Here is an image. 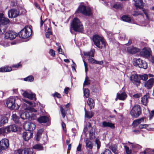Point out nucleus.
<instances>
[{"label":"nucleus","mask_w":154,"mask_h":154,"mask_svg":"<svg viewBox=\"0 0 154 154\" xmlns=\"http://www.w3.org/2000/svg\"><path fill=\"white\" fill-rule=\"evenodd\" d=\"M90 84V81L88 80L87 78V77H86L85 79V81H84L83 84L84 86H85V85H89Z\"/></svg>","instance_id":"8fccbe9b"},{"label":"nucleus","mask_w":154,"mask_h":154,"mask_svg":"<svg viewBox=\"0 0 154 154\" xmlns=\"http://www.w3.org/2000/svg\"><path fill=\"white\" fill-rule=\"evenodd\" d=\"M141 113V109L140 106L135 105L132 108L130 114L133 117L137 118L140 116Z\"/></svg>","instance_id":"0eeeda50"},{"label":"nucleus","mask_w":154,"mask_h":154,"mask_svg":"<svg viewBox=\"0 0 154 154\" xmlns=\"http://www.w3.org/2000/svg\"><path fill=\"white\" fill-rule=\"evenodd\" d=\"M53 96L54 97H57L58 98H60L61 97V95L57 92L53 94Z\"/></svg>","instance_id":"4d7b16f0"},{"label":"nucleus","mask_w":154,"mask_h":154,"mask_svg":"<svg viewBox=\"0 0 154 154\" xmlns=\"http://www.w3.org/2000/svg\"><path fill=\"white\" fill-rule=\"evenodd\" d=\"M21 91H22L23 92V93L22 94V95L24 97L27 98L29 93H28L26 91H24L23 90H22Z\"/></svg>","instance_id":"3c124183"},{"label":"nucleus","mask_w":154,"mask_h":154,"mask_svg":"<svg viewBox=\"0 0 154 154\" xmlns=\"http://www.w3.org/2000/svg\"><path fill=\"white\" fill-rule=\"evenodd\" d=\"M149 97V96L148 94H146L142 97L141 102L142 103L146 105L148 102V99Z\"/></svg>","instance_id":"5701e85b"},{"label":"nucleus","mask_w":154,"mask_h":154,"mask_svg":"<svg viewBox=\"0 0 154 154\" xmlns=\"http://www.w3.org/2000/svg\"><path fill=\"white\" fill-rule=\"evenodd\" d=\"M127 51L130 54H134L140 51V49L133 46L129 47L127 48Z\"/></svg>","instance_id":"aec40b11"},{"label":"nucleus","mask_w":154,"mask_h":154,"mask_svg":"<svg viewBox=\"0 0 154 154\" xmlns=\"http://www.w3.org/2000/svg\"><path fill=\"white\" fill-rule=\"evenodd\" d=\"M83 92L84 96L86 98H88L90 94L88 89L86 88L84 89Z\"/></svg>","instance_id":"ea45409f"},{"label":"nucleus","mask_w":154,"mask_h":154,"mask_svg":"<svg viewBox=\"0 0 154 154\" xmlns=\"http://www.w3.org/2000/svg\"><path fill=\"white\" fill-rule=\"evenodd\" d=\"M124 147L127 154H130L131 153V150L129 149L128 147L125 145L124 146Z\"/></svg>","instance_id":"09e8293b"},{"label":"nucleus","mask_w":154,"mask_h":154,"mask_svg":"<svg viewBox=\"0 0 154 154\" xmlns=\"http://www.w3.org/2000/svg\"><path fill=\"white\" fill-rule=\"evenodd\" d=\"M22 110L24 112L21 113L20 115L21 119L23 120L29 118L30 117L29 112H35L37 110L29 106H28L27 105L24 103L22 106Z\"/></svg>","instance_id":"f03ea898"},{"label":"nucleus","mask_w":154,"mask_h":154,"mask_svg":"<svg viewBox=\"0 0 154 154\" xmlns=\"http://www.w3.org/2000/svg\"><path fill=\"white\" fill-rule=\"evenodd\" d=\"M142 13L139 11H135L133 14L134 16H137L139 15H141Z\"/></svg>","instance_id":"6e6d98bb"},{"label":"nucleus","mask_w":154,"mask_h":154,"mask_svg":"<svg viewBox=\"0 0 154 154\" xmlns=\"http://www.w3.org/2000/svg\"><path fill=\"white\" fill-rule=\"evenodd\" d=\"M154 116V110H153L150 113V115L149 116V118L150 119H151L152 118V117Z\"/></svg>","instance_id":"052dcab7"},{"label":"nucleus","mask_w":154,"mask_h":154,"mask_svg":"<svg viewBox=\"0 0 154 154\" xmlns=\"http://www.w3.org/2000/svg\"><path fill=\"white\" fill-rule=\"evenodd\" d=\"M32 30L30 26L25 27L19 33V36L23 38H27L32 34Z\"/></svg>","instance_id":"423d86ee"},{"label":"nucleus","mask_w":154,"mask_h":154,"mask_svg":"<svg viewBox=\"0 0 154 154\" xmlns=\"http://www.w3.org/2000/svg\"><path fill=\"white\" fill-rule=\"evenodd\" d=\"M86 146L90 149H92L93 147V144L92 142L88 140H86Z\"/></svg>","instance_id":"473e14b6"},{"label":"nucleus","mask_w":154,"mask_h":154,"mask_svg":"<svg viewBox=\"0 0 154 154\" xmlns=\"http://www.w3.org/2000/svg\"><path fill=\"white\" fill-rule=\"evenodd\" d=\"M87 102L88 106H89L90 109H91L94 108L95 103L93 99L89 98Z\"/></svg>","instance_id":"cd10ccee"},{"label":"nucleus","mask_w":154,"mask_h":154,"mask_svg":"<svg viewBox=\"0 0 154 154\" xmlns=\"http://www.w3.org/2000/svg\"><path fill=\"white\" fill-rule=\"evenodd\" d=\"M11 70V68L8 66H5L0 68V72H8Z\"/></svg>","instance_id":"7c9ffc66"},{"label":"nucleus","mask_w":154,"mask_h":154,"mask_svg":"<svg viewBox=\"0 0 154 154\" xmlns=\"http://www.w3.org/2000/svg\"><path fill=\"white\" fill-rule=\"evenodd\" d=\"M154 84V78H151L145 82L144 86L147 89H149L153 87Z\"/></svg>","instance_id":"a211bd4d"},{"label":"nucleus","mask_w":154,"mask_h":154,"mask_svg":"<svg viewBox=\"0 0 154 154\" xmlns=\"http://www.w3.org/2000/svg\"><path fill=\"white\" fill-rule=\"evenodd\" d=\"M122 19L123 21L128 22H130L131 20V17L127 15L123 16Z\"/></svg>","instance_id":"c9c22d12"},{"label":"nucleus","mask_w":154,"mask_h":154,"mask_svg":"<svg viewBox=\"0 0 154 154\" xmlns=\"http://www.w3.org/2000/svg\"><path fill=\"white\" fill-rule=\"evenodd\" d=\"M117 96H118V99L120 100H124L127 97V95L125 92L122 93H117Z\"/></svg>","instance_id":"a878e982"},{"label":"nucleus","mask_w":154,"mask_h":154,"mask_svg":"<svg viewBox=\"0 0 154 154\" xmlns=\"http://www.w3.org/2000/svg\"><path fill=\"white\" fill-rule=\"evenodd\" d=\"M33 133L30 131L24 132L23 134V137L25 141H28L32 137Z\"/></svg>","instance_id":"6ab92c4d"},{"label":"nucleus","mask_w":154,"mask_h":154,"mask_svg":"<svg viewBox=\"0 0 154 154\" xmlns=\"http://www.w3.org/2000/svg\"><path fill=\"white\" fill-rule=\"evenodd\" d=\"M23 127L26 130L31 132L35 129V126L34 123L28 122L26 123L23 125Z\"/></svg>","instance_id":"4468645a"},{"label":"nucleus","mask_w":154,"mask_h":154,"mask_svg":"<svg viewBox=\"0 0 154 154\" xmlns=\"http://www.w3.org/2000/svg\"><path fill=\"white\" fill-rule=\"evenodd\" d=\"M85 116L88 118H91L93 116V113L92 112H88L86 110L85 108Z\"/></svg>","instance_id":"72a5a7b5"},{"label":"nucleus","mask_w":154,"mask_h":154,"mask_svg":"<svg viewBox=\"0 0 154 154\" xmlns=\"http://www.w3.org/2000/svg\"><path fill=\"white\" fill-rule=\"evenodd\" d=\"M44 131V129H41L39 130L37 132V134L36 140H39V139L41 136L42 132Z\"/></svg>","instance_id":"4c0bfd02"},{"label":"nucleus","mask_w":154,"mask_h":154,"mask_svg":"<svg viewBox=\"0 0 154 154\" xmlns=\"http://www.w3.org/2000/svg\"><path fill=\"white\" fill-rule=\"evenodd\" d=\"M144 118H142L134 120L133 123V125L134 127L137 126L139 124L143 122L144 121Z\"/></svg>","instance_id":"bb28decb"},{"label":"nucleus","mask_w":154,"mask_h":154,"mask_svg":"<svg viewBox=\"0 0 154 154\" xmlns=\"http://www.w3.org/2000/svg\"><path fill=\"white\" fill-rule=\"evenodd\" d=\"M95 50L92 49L90 51L85 52L84 54L85 56H89V57H94V55Z\"/></svg>","instance_id":"c85d7f7f"},{"label":"nucleus","mask_w":154,"mask_h":154,"mask_svg":"<svg viewBox=\"0 0 154 154\" xmlns=\"http://www.w3.org/2000/svg\"><path fill=\"white\" fill-rule=\"evenodd\" d=\"M83 62H84V65H85V72L86 73L87 72L88 70L87 65V63H86V62L84 60H83Z\"/></svg>","instance_id":"69168bd1"},{"label":"nucleus","mask_w":154,"mask_h":154,"mask_svg":"<svg viewBox=\"0 0 154 154\" xmlns=\"http://www.w3.org/2000/svg\"><path fill=\"white\" fill-rule=\"evenodd\" d=\"M128 143L131 144V146L132 148H134L136 149H139L141 148V146L135 143H130L129 141Z\"/></svg>","instance_id":"58836bf2"},{"label":"nucleus","mask_w":154,"mask_h":154,"mask_svg":"<svg viewBox=\"0 0 154 154\" xmlns=\"http://www.w3.org/2000/svg\"><path fill=\"white\" fill-rule=\"evenodd\" d=\"M142 11L146 16V20H150L149 16L150 14L149 11L148 10H143Z\"/></svg>","instance_id":"f704fd0d"},{"label":"nucleus","mask_w":154,"mask_h":154,"mask_svg":"<svg viewBox=\"0 0 154 154\" xmlns=\"http://www.w3.org/2000/svg\"><path fill=\"white\" fill-rule=\"evenodd\" d=\"M52 32L51 30L49 28H48L47 30V32L45 33V36L47 38H50V35H52Z\"/></svg>","instance_id":"79ce46f5"},{"label":"nucleus","mask_w":154,"mask_h":154,"mask_svg":"<svg viewBox=\"0 0 154 154\" xmlns=\"http://www.w3.org/2000/svg\"><path fill=\"white\" fill-rule=\"evenodd\" d=\"M149 125L147 124L140 125L139 126V128L141 129L145 128L147 129L148 130H150L147 128V127H148Z\"/></svg>","instance_id":"de8ad7c7"},{"label":"nucleus","mask_w":154,"mask_h":154,"mask_svg":"<svg viewBox=\"0 0 154 154\" xmlns=\"http://www.w3.org/2000/svg\"><path fill=\"white\" fill-rule=\"evenodd\" d=\"M90 138L91 139H93L95 138V133L93 132H90L89 133Z\"/></svg>","instance_id":"864d4df0"},{"label":"nucleus","mask_w":154,"mask_h":154,"mask_svg":"<svg viewBox=\"0 0 154 154\" xmlns=\"http://www.w3.org/2000/svg\"><path fill=\"white\" fill-rule=\"evenodd\" d=\"M9 22V20L7 18L2 16L0 19V34H3L2 32V26L4 25H6Z\"/></svg>","instance_id":"2eb2a0df"},{"label":"nucleus","mask_w":154,"mask_h":154,"mask_svg":"<svg viewBox=\"0 0 154 154\" xmlns=\"http://www.w3.org/2000/svg\"><path fill=\"white\" fill-rule=\"evenodd\" d=\"M135 2V5L137 9H141L143 6L142 0H133Z\"/></svg>","instance_id":"4be33fe9"},{"label":"nucleus","mask_w":154,"mask_h":154,"mask_svg":"<svg viewBox=\"0 0 154 154\" xmlns=\"http://www.w3.org/2000/svg\"><path fill=\"white\" fill-rule=\"evenodd\" d=\"M102 127L103 128L109 127L111 128H114L115 125L114 124L109 122L104 121L102 123Z\"/></svg>","instance_id":"412c9836"},{"label":"nucleus","mask_w":154,"mask_h":154,"mask_svg":"<svg viewBox=\"0 0 154 154\" xmlns=\"http://www.w3.org/2000/svg\"><path fill=\"white\" fill-rule=\"evenodd\" d=\"M33 150L29 148L25 149L24 150L19 149L17 150L16 154H32Z\"/></svg>","instance_id":"dca6fc26"},{"label":"nucleus","mask_w":154,"mask_h":154,"mask_svg":"<svg viewBox=\"0 0 154 154\" xmlns=\"http://www.w3.org/2000/svg\"><path fill=\"white\" fill-rule=\"evenodd\" d=\"M23 101L24 102H26V103H27L30 106H35V105H33V103L32 102L27 101L26 100H24Z\"/></svg>","instance_id":"13d9d810"},{"label":"nucleus","mask_w":154,"mask_h":154,"mask_svg":"<svg viewBox=\"0 0 154 154\" xmlns=\"http://www.w3.org/2000/svg\"><path fill=\"white\" fill-rule=\"evenodd\" d=\"M141 95L140 94H135L133 95V97L135 98H138L140 97Z\"/></svg>","instance_id":"0e129e2a"},{"label":"nucleus","mask_w":154,"mask_h":154,"mask_svg":"<svg viewBox=\"0 0 154 154\" xmlns=\"http://www.w3.org/2000/svg\"><path fill=\"white\" fill-rule=\"evenodd\" d=\"M57 51L60 54H64V52H63V51H62V50L61 49V48H59L58 49H57Z\"/></svg>","instance_id":"338daca9"},{"label":"nucleus","mask_w":154,"mask_h":154,"mask_svg":"<svg viewBox=\"0 0 154 154\" xmlns=\"http://www.w3.org/2000/svg\"><path fill=\"white\" fill-rule=\"evenodd\" d=\"M92 57H89L88 60L89 63H91L97 64L99 65H102L103 62L102 61H98Z\"/></svg>","instance_id":"b1692460"},{"label":"nucleus","mask_w":154,"mask_h":154,"mask_svg":"<svg viewBox=\"0 0 154 154\" xmlns=\"http://www.w3.org/2000/svg\"><path fill=\"white\" fill-rule=\"evenodd\" d=\"M19 11L15 9H12L8 11V16L10 18L16 17L19 15Z\"/></svg>","instance_id":"ddd939ff"},{"label":"nucleus","mask_w":154,"mask_h":154,"mask_svg":"<svg viewBox=\"0 0 154 154\" xmlns=\"http://www.w3.org/2000/svg\"><path fill=\"white\" fill-rule=\"evenodd\" d=\"M18 34L13 31H9L5 34V38L6 39L12 40L15 39L17 36Z\"/></svg>","instance_id":"9b49d317"},{"label":"nucleus","mask_w":154,"mask_h":154,"mask_svg":"<svg viewBox=\"0 0 154 154\" xmlns=\"http://www.w3.org/2000/svg\"><path fill=\"white\" fill-rule=\"evenodd\" d=\"M17 128L15 125H10L6 127L0 128V134H5L11 131L16 132Z\"/></svg>","instance_id":"6e6552de"},{"label":"nucleus","mask_w":154,"mask_h":154,"mask_svg":"<svg viewBox=\"0 0 154 154\" xmlns=\"http://www.w3.org/2000/svg\"><path fill=\"white\" fill-rule=\"evenodd\" d=\"M61 125H62V128H63V130L64 131H66V127L65 124L63 122H62Z\"/></svg>","instance_id":"680f3d73"},{"label":"nucleus","mask_w":154,"mask_h":154,"mask_svg":"<svg viewBox=\"0 0 154 154\" xmlns=\"http://www.w3.org/2000/svg\"><path fill=\"white\" fill-rule=\"evenodd\" d=\"M49 53L52 56L54 57L55 56V52L52 49H51L49 51Z\"/></svg>","instance_id":"603ef678"},{"label":"nucleus","mask_w":154,"mask_h":154,"mask_svg":"<svg viewBox=\"0 0 154 154\" xmlns=\"http://www.w3.org/2000/svg\"><path fill=\"white\" fill-rule=\"evenodd\" d=\"M38 121L40 123H45L48 121V117L46 116H42L38 119Z\"/></svg>","instance_id":"c756f323"},{"label":"nucleus","mask_w":154,"mask_h":154,"mask_svg":"<svg viewBox=\"0 0 154 154\" xmlns=\"http://www.w3.org/2000/svg\"><path fill=\"white\" fill-rule=\"evenodd\" d=\"M71 28L76 32H81L83 29L82 24L80 20L77 18L74 19L71 23Z\"/></svg>","instance_id":"20e7f679"},{"label":"nucleus","mask_w":154,"mask_h":154,"mask_svg":"<svg viewBox=\"0 0 154 154\" xmlns=\"http://www.w3.org/2000/svg\"><path fill=\"white\" fill-rule=\"evenodd\" d=\"M60 111L61 113L62 116L63 118H65L66 116L65 110L63 108L62 106H60Z\"/></svg>","instance_id":"a18cd8bd"},{"label":"nucleus","mask_w":154,"mask_h":154,"mask_svg":"<svg viewBox=\"0 0 154 154\" xmlns=\"http://www.w3.org/2000/svg\"><path fill=\"white\" fill-rule=\"evenodd\" d=\"M120 38L121 40H123L125 39V34L123 33L121 35L120 37Z\"/></svg>","instance_id":"774afa93"},{"label":"nucleus","mask_w":154,"mask_h":154,"mask_svg":"<svg viewBox=\"0 0 154 154\" xmlns=\"http://www.w3.org/2000/svg\"><path fill=\"white\" fill-rule=\"evenodd\" d=\"M101 154H112V153L109 149H106Z\"/></svg>","instance_id":"5fc2aeb1"},{"label":"nucleus","mask_w":154,"mask_h":154,"mask_svg":"<svg viewBox=\"0 0 154 154\" xmlns=\"http://www.w3.org/2000/svg\"><path fill=\"white\" fill-rule=\"evenodd\" d=\"M82 145L81 144L79 143L78 146L77 148V151L81 152L82 151Z\"/></svg>","instance_id":"bf43d9fd"},{"label":"nucleus","mask_w":154,"mask_h":154,"mask_svg":"<svg viewBox=\"0 0 154 154\" xmlns=\"http://www.w3.org/2000/svg\"><path fill=\"white\" fill-rule=\"evenodd\" d=\"M76 13H81L86 16H91L92 14L91 8L84 5H80L75 12Z\"/></svg>","instance_id":"39448f33"},{"label":"nucleus","mask_w":154,"mask_h":154,"mask_svg":"<svg viewBox=\"0 0 154 154\" xmlns=\"http://www.w3.org/2000/svg\"><path fill=\"white\" fill-rule=\"evenodd\" d=\"M95 143L97 145V149L98 150L100 147V141L98 139L96 138L95 140Z\"/></svg>","instance_id":"49530a36"},{"label":"nucleus","mask_w":154,"mask_h":154,"mask_svg":"<svg viewBox=\"0 0 154 154\" xmlns=\"http://www.w3.org/2000/svg\"><path fill=\"white\" fill-rule=\"evenodd\" d=\"M151 51L149 49L143 48L140 52V55L142 57L147 58L150 55Z\"/></svg>","instance_id":"f3484780"},{"label":"nucleus","mask_w":154,"mask_h":154,"mask_svg":"<svg viewBox=\"0 0 154 154\" xmlns=\"http://www.w3.org/2000/svg\"><path fill=\"white\" fill-rule=\"evenodd\" d=\"M133 64L134 66H138L139 68L146 69L147 67V63L141 59L139 58L134 60Z\"/></svg>","instance_id":"1a4fd4ad"},{"label":"nucleus","mask_w":154,"mask_h":154,"mask_svg":"<svg viewBox=\"0 0 154 154\" xmlns=\"http://www.w3.org/2000/svg\"><path fill=\"white\" fill-rule=\"evenodd\" d=\"M34 79L32 75L29 76L24 79V80L25 81H28L29 82H32Z\"/></svg>","instance_id":"a19ab883"},{"label":"nucleus","mask_w":154,"mask_h":154,"mask_svg":"<svg viewBox=\"0 0 154 154\" xmlns=\"http://www.w3.org/2000/svg\"><path fill=\"white\" fill-rule=\"evenodd\" d=\"M21 66V65L20 63H19L17 64L14 65L12 66V67L15 68H17Z\"/></svg>","instance_id":"e2e57ef3"},{"label":"nucleus","mask_w":154,"mask_h":154,"mask_svg":"<svg viewBox=\"0 0 154 154\" xmlns=\"http://www.w3.org/2000/svg\"><path fill=\"white\" fill-rule=\"evenodd\" d=\"M93 40L94 44L98 48L102 49L105 47L106 43L102 37L97 35H94L93 36Z\"/></svg>","instance_id":"7ed1b4c3"},{"label":"nucleus","mask_w":154,"mask_h":154,"mask_svg":"<svg viewBox=\"0 0 154 154\" xmlns=\"http://www.w3.org/2000/svg\"><path fill=\"white\" fill-rule=\"evenodd\" d=\"M21 101L17 97H10L7 100L6 104L11 109H18L20 107Z\"/></svg>","instance_id":"f257e3e1"},{"label":"nucleus","mask_w":154,"mask_h":154,"mask_svg":"<svg viewBox=\"0 0 154 154\" xmlns=\"http://www.w3.org/2000/svg\"><path fill=\"white\" fill-rule=\"evenodd\" d=\"M148 76L146 74H144L143 75H140L139 78L140 79L143 81H146L147 80L148 78Z\"/></svg>","instance_id":"37998d69"},{"label":"nucleus","mask_w":154,"mask_h":154,"mask_svg":"<svg viewBox=\"0 0 154 154\" xmlns=\"http://www.w3.org/2000/svg\"><path fill=\"white\" fill-rule=\"evenodd\" d=\"M33 149L38 151L42 150L44 149L43 147L39 144H36L34 145L33 146Z\"/></svg>","instance_id":"2f4dec72"},{"label":"nucleus","mask_w":154,"mask_h":154,"mask_svg":"<svg viewBox=\"0 0 154 154\" xmlns=\"http://www.w3.org/2000/svg\"><path fill=\"white\" fill-rule=\"evenodd\" d=\"M7 118L4 115H1L0 119V127L3 126L7 122Z\"/></svg>","instance_id":"393cba45"},{"label":"nucleus","mask_w":154,"mask_h":154,"mask_svg":"<svg viewBox=\"0 0 154 154\" xmlns=\"http://www.w3.org/2000/svg\"><path fill=\"white\" fill-rule=\"evenodd\" d=\"M9 146V140L7 139H4L0 141V149L2 150L8 148Z\"/></svg>","instance_id":"f8f14e48"},{"label":"nucleus","mask_w":154,"mask_h":154,"mask_svg":"<svg viewBox=\"0 0 154 154\" xmlns=\"http://www.w3.org/2000/svg\"><path fill=\"white\" fill-rule=\"evenodd\" d=\"M27 98L30 100H33V99H34L35 100H36L35 94L32 93H29Z\"/></svg>","instance_id":"c03bdc74"},{"label":"nucleus","mask_w":154,"mask_h":154,"mask_svg":"<svg viewBox=\"0 0 154 154\" xmlns=\"http://www.w3.org/2000/svg\"><path fill=\"white\" fill-rule=\"evenodd\" d=\"M131 81L134 85L138 86L140 83V79L134 72L132 73L130 77Z\"/></svg>","instance_id":"9d476101"},{"label":"nucleus","mask_w":154,"mask_h":154,"mask_svg":"<svg viewBox=\"0 0 154 154\" xmlns=\"http://www.w3.org/2000/svg\"><path fill=\"white\" fill-rule=\"evenodd\" d=\"M12 117L13 121L16 123H18L19 122V118L15 114H13Z\"/></svg>","instance_id":"e433bc0d"}]
</instances>
